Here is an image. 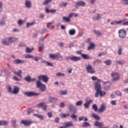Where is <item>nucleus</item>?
I'll use <instances>...</instances> for the list:
<instances>
[{"mask_svg":"<svg viewBox=\"0 0 128 128\" xmlns=\"http://www.w3.org/2000/svg\"><path fill=\"white\" fill-rule=\"evenodd\" d=\"M94 88L96 90L94 94L95 98H98V96L102 98V96H106V92L102 90V86L98 82H94Z\"/></svg>","mask_w":128,"mask_h":128,"instance_id":"obj_1","label":"nucleus"},{"mask_svg":"<svg viewBox=\"0 0 128 128\" xmlns=\"http://www.w3.org/2000/svg\"><path fill=\"white\" fill-rule=\"evenodd\" d=\"M49 58L51 60H58V58H62V56L60 55V52H58L54 54H49Z\"/></svg>","mask_w":128,"mask_h":128,"instance_id":"obj_2","label":"nucleus"},{"mask_svg":"<svg viewBox=\"0 0 128 128\" xmlns=\"http://www.w3.org/2000/svg\"><path fill=\"white\" fill-rule=\"evenodd\" d=\"M36 86L38 88H40L42 92H45L46 90V84H42V83L40 80H38L36 82Z\"/></svg>","mask_w":128,"mask_h":128,"instance_id":"obj_3","label":"nucleus"},{"mask_svg":"<svg viewBox=\"0 0 128 128\" xmlns=\"http://www.w3.org/2000/svg\"><path fill=\"white\" fill-rule=\"evenodd\" d=\"M80 58H82L74 56H67L66 58V60H72V62H78L80 60Z\"/></svg>","mask_w":128,"mask_h":128,"instance_id":"obj_4","label":"nucleus"},{"mask_svg":"<svg viewBox=\"0 0 128 128\" xmlns=\"http://www.w3.org/2000/svg\"><path fill=\"white\" fill-rule=\"evenodd\" d=\"M120 38H124L126 36V31L124 29H120L118 32Z\"/></svg>","mask_w":128,"mask_h":128,"instance_id":"obj_5","label":"nucleus"},{"mask_svg":"<svg viewBox=\"0 0 128 128\" xmlns=\"http://www.w3.org/2000/svg\"><path fill=\"white\" fill-rule=\"evenodd\" d=\"M110 76L112 78V82H116L120 80V74L118 72H112L110 74Z\"/></svg>","mask_w":128,"mask_h":128,"instance_id":"obj_6","label":"nucleus"},{"mask_svg":"<svg viewBox=\"0 0 128 128\" xmlns=\"http://www.w3.org/2000/svg\"><path fill=\"white\" fill-rule=\"evenodd\" d=\"M68 108L70 112H72V114H76V112H78L75 106H74V104H70L68 105Z\"/></svg>","mask_w":128,"mask_h":128,"instance_id":"obj_7","label":"nucleus"},{"mask_svg":"<svg viewBox=\"0 0 128 128\" xmlns=\"http://www.w3.org/2000/svg\"><path fill=\"white\" fill-rule=\"evenodd\" d=\"M24 94L26 96H40V93H36L34 92H24Z\"/></svg>","mask_w":128,"mask_h":128,"instance_id":"obj_8","label":"nucleus"},{"mask_svg":"<svg viewBox=\"0 0 128 128\" xmlns=\"http://www.w3.org/2000/svg\"><path fill=\"white\" fill-rule=\"evenodd\" d=\"M86 70L88 74H92L96 72V71H94V69L92 66L90 64L87 65L86 67Z\"/></svg>","mask_w":128,"mask_h":128,"instance_id":"obj_9","label":"nucleus"},{"mask_svg":"<svg viewBox=\"0 0 128 128\" xmlns=\"http://www.w3.org/2000/svg\"><path fill=\"white\" fill-rule=\"evenodd\" d=\"M38 80H43L44 82H48V77L46 75H40L38 76Z\"/></svg>","mask_w":128,"mask_h":128,"instance_id":"obj_10","label":"nucleus"},{"mask_svg":"<svg viewBox=\"0 0 128 128\" xmlns=\"http://www.w3.org/2000/svg\"><path fill=\"white\" fill-rule=\"evenodd\" d=\"M38 108H42L44 112H46V108H48V106L46 104V102H42L38 104Z\"/></svg>","mask_w":128,"mask_h":128,"instance_id":"obj_11","label":"nucleus"},{"mask_svg":"<svg viewBox=\"0 0 128 128\" xmlns=\"http://www.w3.org/2000/svg\"><path fill=\"white\" fill-rule=\"evenodd\" d=\"M34 122L28 120H21V124L26 126H30Z\"/></svg>","mask_w":128,"mask_h":128,"instance_id":"obj_12","label":"nucleus"},{"mask_svg":"<svg viewBox=\"0 0 128 128\" xmlns=\"http://www.w3.org/2000/svg\"><path fill=\"white\" fill-rule=\"evenodd\" d=\"M102 19V16H100V14L97 13L95 15L93 16L92 20H95L96 22L98 20H100Z\"/></svg>","mask_w":128,"mask_h":128,"instance_id":"obj_13","label":"nucleus"},{"mask_svg":"<svg viewBox=\"0 0 128 128\" xmlns=\"http://www.w3.org/2000/svg\"><path fill=\"white\" fill-rule=\"evenodd\" d=\"M92 103V100H87L86 102L84 104V106L85 108H90V104Z\"/></svg>","mask_w":128,"mask_h":128,"instance_id":"obj_14","label":"nucleus"},{"mask_svg":"<svg viewBox=\"0 0 128 128\" xmlns=\"http://www.w3.org/2000/svg\"><path fill=\"white\" fill-rule=\"evenodd\" d=\"M14 64H25L26 60H20V59H16L13 62Z\"/></svg>","mask_w":128,"mask_h":128,"instance_id":"obj_15","label":"nucleus"},{"mask_svg":"<svg viewBox=\"0 0 128 128\" xmlns=\"http://www.w3.org/2000/svg\"><path fill=\"white\" fill-rule=\"evenodd\" d=\"M76 8H78V6H86V2L84 1H80L76 2L75 4Z\"/></svg>","mask_w":128,"mask_h":128,"instance_id":"obj_16","label":"nucleus"},{"mask_svg":"<svg viewBox=\"0 0 128 128\" xmlns=\"http://www.w3.org/2000/svg\"><path fill=\"white\" fill-rule=\"evenodd\" d=\"M17 40H18V38H14V37H10L8 38V41L10 44H12V42H17Z\"/></svg>","mask_w":128,"mask_h":128,"instance_id":"obj_17","label":"nucleus"},{"mask_svg":"<svg viewBox=\"0 0 128 128\" xmlns=\"http://www.w3.org/2000/svg\"><path fill=\"white\" fill-rule=\"evenodd\" d=\"M106 110V106L104 104H102L100 108L98 109V114H102V112H104Z\"/></svg>","mask_w":128,"mask_h":128,"instance_id":"obj_18","label":"nucleus"},{"mask_svg":"<svg viewBox=\"0 0 128 128\" xmlns=\"http://www.w3.org/2000/svg\"><path fill=\"white\" fill-rule=\"evenodd\" d=\"M13 90H12V94H18V92H20V88L17 86H14Z\"/></svg>","mask_w":128,"mask_h":128,"instance_id":"obj_19","label":"nucleus"},{"mask_svg":"<svg viewBox=\"0 0 128 128\" xmlns=\"http://www.w3.org/2000/svg\"><path fill=\"white\" fill-rule=\"evenodd\" d=\"M25 6L27 8H32V2L30 0H26Z\"/></svg>","mask_w":128,"mask_h":128,"instance_id":"obj_20","label":"nucleus"},{"mask_svg":"<svg viewBox=\"0 0 128 128\" xmlns=\"http://www.w3.org/2000/svg\"><path fill=\"white\" fill-rule=\"evenodd\" d=\"M104 88L106 90H110V83L108 82H104Z\"/></svg>","mask_w":128,"mask_h":128,"instance_id":"obj_21","label":"nucleus"},{"mask_svg":"<svg viewBox=\"0 0 128 128\" xmlns=\"http://www.w3.org/2000/svg\"><path fill=\"white\" fill-rule=\"evenodd\" d=\"M50 102H58V98H56L54 97H50V96L48 98Z\"/></svg>","mask_w":128,"mask_h":128,"instance_id":"obj_22","label":"nucleus"},{"mask_svg":"<svg viewBox=\"0 0 128 128\" xmlns=\"http://www.w3.org/2000/svg\"><path fill=\"white\" fill-rule=\"evenodd\" d=\"M91 116L93 118H94V120H100V116L94 113H92L91 114Z\"/></svg>","mask_w":128,"mask_h":128,"instance_id":"obj_23","label":"nucleus"},{"mask_svg":"<svg viewBox=\"0 0 128 128\" xmlns=\"http://www.w3.org/2000/svg\"><path fill=\"white\" fill-rule=\"evenodd\" d=\"M76 113H72L70 118H72L73 120H74V122L78 121V115H76Z\"/></svg>","mask_w":128,"mask_h":128,"instance_id":"obj_24","label":"nucleus"},{"mask_svg":"<svg viewBox=\"0 0 128 128\" xmlns=\"http://www.w3.org/2000/svg\"><path fill=\"white\" fill-rule=\"evenodd\" d=\"M81 56L83 58L84 60H92V56L86 54H81Z\"/></svg>","mask_w":128,"mask_h":128,"instance_id":"obj_25","label":"nucleus"},{"mask_svg":"<svg viewBox=\"0 0 128 128\" xmlns=\"http://www.w3.org/2000/svg\"><path fill=\"white\" fill-rule=\"evenodd\" d=\"M34 116H36L38 118H39L40 120H44L43 115H40L38 114H34Z\"/></svg>","mask_w":128,"mask_h":128,"instance_id":"obj_26","label":"nucleus"},{"mask_svg":"<svg viewBox=\"0 0 128 128\" xmlns=\"http://www.w3.org/2000/svg\"><path fill=\"white\" fill-rule=\"evenodd\" d=\"M2 44L4 46H9L10 42H8V40L6 38H4L2 41Z\"/></svg>","mask_w":128,"mask_h":128,"instance_id":"obj_27","label":"nucleus"},{"mask_svg":"<svg viewBox=\"0 0 128 128\" xmlns=\"http://www.w3.org/2000/svg\"><path fill=\"white\" fill-rule=\"evenodd\" d=\"M70 126H74V124L72 122H68L65 124L64 128H68Z\"/></svg>","mask_w":128,"mask_h":128,"instance_id":"obj_28","label":"nucleus"},{"mask_svg":"<svg viewBox=\"0 0 128 128\" xmlns=\"http://www.w3.org/2000/svg\"><path fill=\"white\" fill-rule=\"evenodd\" d=\"M44 38H42L40 40L39 46L40 48H44Z\"/></svg>","mask_w":128,"mask_h":128,"instance_id":"obj_29","label":"nucleus"},{"mask_svg":"<svg viewBox=\"0 0 128 128\" xmlns=\"http://www.w3.org/2000/svg\"><path fill=\"white\" fill-rule=\"evenodd\" d=\"M76 29L74 28L71 29L68 31V34H70V36H74V34H76Z\"/></svg>","mask_w":128,"mask_h":128,"instance_id":"obj_30","label":"nucleus"},{"mask_svg":"<svg viewBox=\"0 0 128 128\" xmlns=\"http://www.w3.org/2000/svg\"><path fill=\"white\" fill-rule=\"evenodd\" d=\"M62 20L64 22H70V17L63 16L62 18Z\"/></svg>","mask_w":128,"mask_h":128,"instance_id":"obj_31","label":"nucleus"},{"mask_svg":"<svg viewBox=\"0 0 128 128\" xmlns=\"http://www.w3.org/2000/svg\"><path fill=\"white\" fill-rule=\"evenodd\" d=\"M94 124V126H98L99 128L104 126V124H102V123L98 121L95 122V123Z\"/></svg>","mask_w":128,"mask_h":128,"instance_id":"obj_32","label":"nucleus"},{"mask_svg":"<svg viewBox=\"0 0 128 128\" xmlns=\"http://www.w3.org/2000/svg\"><path fill=\"white\" fill-rule=\"evenodd\" d=\"M32 78L30 75H28L24 78V80H26L27 82H30Z\"/></svg>","mask_w":128,"mask_h":128,"instance_id":"obj_33","label":"nucleus"},{"mask_svg":"<svg viewBox=\"0 0 128 128\" xmlns=\"http://www.w3.org/2000/svg\"><path fill=\"white\" fill-rule=\"evenodd\" d=\"M8 122L6 120H0V126H8Z\"/></svg>","mask_w":128,"mask_h":128,"instance_id":"obj_34","label":"nucleus"},{"mask_svg":"<svg viewBox=\"0 0 128 128\" xmlns=\"http://www.w3.org/2000/svg\"><path fill=\"white\" fill-rule=\"evenodd\" d=\"M6 17H3L2 18V20L0 21V26H4L6 24Z\"/></svg>","mask_w":128,"mask_h":128,"instance_id":"obj_35","label":"nucleus"},{"mask_svg":"<svg viewBox=\"0 0 128 128\" xmlns=\"http://www.w3.org/2000/svg\"><path fill=\"white\" fill-rule=\"evenodd\" d=\"M88 126H90V124L88 122H84L82 124V128H88Z\"/></svg>","mask_w":128,"mask_h":128,"instance_id":"obj_36","label":"nucleus"},{"mask_svg":"<svg viewBox=\"0 0 128 128\" xmlns=\"http://www.w3.org/2000/svg\"><path fill=\"white\" fill-rule=\"evenodd\" d=\"M59 94H60V96H66V94H68V92L64 91V90H60L58 92Z\"/></svg>","mask_w":128,"mask_h":128,"instance_id":"obj_37","label":"nucleus"},{"mask_svg":"<svg viewBox=\"0 0 128 128\" xmlns=\"http://www.w3.org/2000/svg\"><path fill=\"white\" fill-rule=\"evenodd\" d=\"M93 32H94V34H96V36H102V32H100V31L94 30Z\"/></svg>","mask_w":128,"mask_h":128,"instance_id":"obj_38","label":"nucleus"},{"mask_svg":"<svg viewBox=\"0 0 128 128\" xmlns=\"http://www.w3.org/2000/svg\"><path fill=\"white\" fill-rule=\"evenodd\" d=\"M102 60H96L94 61V66H98V64H101Z\"/></svg>","mask_w":128,"mask_h":128,"instance_id":"obj_39","label":"nucleus"},{"mask_svg":"<svg viewBox=\"0 0 128 128\" xmlns=\"http://www.w3.org/2000/svg\"><path fill=\"white\" fill-rule=\"evenodd\" d=\"M22 70H18V72H16V74H17L18 76L22 78Z\"/></svg>","mask_w":128,"mask_h":128,"instance_id":"obj_40","label":"nucleus"},{"mask_svg":"<svg viewBox=\"0 0 128 128\" xmlns=\"http://www.w3.org/2000/svg\"><path fill=\"white\" fill-rule=\"evenodd\" d=\"M26 52H27L28 54H30L32 52V50H34V48H30L28 47H27L26 49Z\"/></svg>","mask_w":128,"mask_h":128,"instance_id":"obj_41","label":"nucleus"},{"mask_svg":"<svg viewBox=\"0 0 128 128\" xmlns=\"http://www.w3.org/2000/svg\"><path fill=\"white\" fill-rule=\"evenodd\" d=\"M104 64H105L106 66H110V64H112V60H106L104 62Z\"/></svg>","mask_w":128,"mask_h":128,"instance_id":"obj_42","label":"nucleus"},{"mask_svg":"<svg viewBox=\"0 0 128 128\" xmlns=\"http://www.w3.org/2000/svg\"><path fill=\"white\" fill-rule=\"evenodd\" d=\"M83 102H82V100L78 101L76 103V106H82V104Z\"/></svg>","mask_w":128,"mask_h":128,"instance_id":"obj_43","label":"nucleus"},{"mask_svg":"<svg viewBox=\"0 0 128 128\" xmlns=\"http://www.w3.org/2000/svg\"><path fill=\"white\" fill-rule=\"evenodd\" d=\"M70 116V114L68 113L66 114H62L61 118H68Z\"/></svg>","mask_w":128,"mask_h":128,"instance_id":"obj_44","label":"nucleus"},{"mask_svg":"<svg viewBox=\"0 0 128 128\" xmlns=\"http://www.w3.org/2000/svg\"><path fill=\"white\" fill-rule=\"evenodd\" d=\"M94 48V43H90V46L88 48V50H90Z\"/></svg>","mask_w":128,"mask_h":128,"instance_id":"obj_45","label":"nucleus"},{"mask_svg":"<svg viewBox=\"0 0 128 128\" xmlns=\"http://www.w3.org/2000/svg\"><path fill=\"white\" fill-rule=\"evenodd\" d=\"M92 110H94V112H98V106L96 104H94L92 105Z\"/></svg>","mask_w":128,"mask_h":128,"instance_id":"obj_46","label":"nucleus"},{"mask_svg":"<svg viewBox=\"0 0 128 128\" xmlns=\"http://www.w3.org/2000/svg\"><path fill=\"white\" fill-rule=\"evenodd\" d=\"M115 62H116V64H117V65H118V64L122 65V64H124V62L120 61L119 60H116Z\"/></svg>","mask_w":128,"mask_h":128,"instance_id":"obj_47","label":"nucleus"},{"mask_svg":"<svg viewBox=\"0 0 128 128\" xmlns=\"http://www.w3.org/2000/svg\"><path fill=\"white\" fill-rule=\"evenodd\" d=\"M68 6V4L64 2H62L60 4V8H62V6H64V8H66V6Z\"/></svg>","mask_w":128,"mask_h":128,"instance_id":"obj_48","label":"nucleus"},{"mask_svg":"<svg viewBox=\"0 0 128 128\" xmlns=\"http://www.w3.org/2000/svg\"><path fill=\"white\" fill-rule=\"evenodd\" d=\"M56 76H64L66 74H64V73L58 72L56 74Z\"/></svg>","mask_w":128,"mask_h":128,"instance_id":"obj_49","label":"nucleus"},{"mask_svg":"<svg viewBox=\"0 0 128 128\" xmlns=\"http://www.w3.org/2000/svg\"><path fill=\"white\" fill-rule=\"evenodd\" d=\"M24 20H18V26H20L22 24H24Z\"/></svg>","mask_w":128,"mask_h":128,"instance_id":"obj_50","label":"nucleus"},{"mask_svg":"<svg viewBox=\"0 0 128 128\" xmlns=\"http://www.w3.org/2000/svg\"><path fill=\"white\" fill-rule=\"evenodd\" d=\"M32 58H33V60L36 62H38V60H40V58L38 56L33 57Z\"/></svg>","mask_w":128,"mask_h":128,"instance_id":"obj_51","label":"nucleus"},{"mask_svg":"<svg viewBox=\"0 0 128 128\" xmlns=\"http://www.w3.org/2000/svg\"><path fill=\"white\" fill-rule=\"evenodd\" d=\"M52 0H46L43 3V4L44 6H46V4H50V2H52Z\"/></svg>","mask_w":128,"mask_h":128,"instance_id":"obj_52","label":"nucleus"},{"mask_svg":"<svg viewBox=\"0 0 128 128\" xmlns=\"http://www.w3.org/2000/svg\"><path fill=\"white\" fill-rule=\"evenodd\" d=\"M34 22H27L26 23V28H29V26H33V24H34Z\"/></svg>","mask_w":128,"mask_h":128,"instance_id":"obj_53","label":"nucleus"},{"mask_svg":"<svg viewBox=\"0 0 128 128\" xmlns=\"http://www.w3.org/2000/svg\"><path fill=\"white\" fill-rule=\"evenodd\" d=\"M115 94H116V96H122V92L118 91L116 92Z\"/></svg>","mask_w":128,"mask_h":128,"instance_id":"obj_54","label":"nucleus"},{"mask_svg":"<svg viewBox=\"0 0 128 128\" xmlns=\"http://www.w3.org/2000/svg\"><path fill=\"white\" fill-rule=\"evenodd\" d=\"M14 80H16V82H20V79L16 77V76H14L13 77Z\"/></svg>","mask_w":128,"mask_h":128,"instance_id":"obj_55","label":"nucleus"},{"mask_svg":"<svg viewBox=\"0 0 128 128\" xmlns=\"http://www.w3.org/2000/svg\"><path fill=\"white\" fill-rule=\"evenodd\" d=\"M110 103L112 104V106H116V100H113L111 101Z\"/></svg>","mask_w":128,"mask_h":128,"instance_id":"obj_56","label":"nucleus"},{"mask_svg":"<svg viewBox=\"0 0 128 128\" xmlns=\"http://www.w3.org/2000/svg\"><path fill=\"white\" fill-rule=\"evenodd\" d=\"M34 58V56L30 54H27L25 56L26 58Z\"/></svg>","mask_w":128,"mask_h":128,"instance_id":"obj_57","label":"nucleus"},{"mask_svg":"<svg viewBox=\"0 0 128 128\" xmlns=\"http://www.w3.org/2000/svg\"><path fill=\"white\" fill-rule=\"evenodd\" d=\"M7 88L8 90V92H12V88L10 87V86H7Z\"/></svg>","mask_w":128,"mask_h":128,"instance_id":"obj_58","label":"nucleus"},{"mask_svg":"<svg viewBox=\"0 0 128 128\" xmlns=\"http://www.w3.org/2000/svg\"><path fill=\"white\" fill-rule=\"evenodd\" d=\"M59 122H60V118L58 117H56L54 120V122H56V124H58Z\"/></svg>","mask_w":128,"mask_h":128,"instance_id":"obj_59","label":"nucleus"},{"mask_svg":"<svg viewBox=\"0 0 128 128\" xmlns=\"http://www.w3.org/2000/svg\"><path fill=\"white\" fill-rule=\"evenodd\" d=\"M122 48H120L118 52V54L119 56H120V54H122Z\"/></svg>","mask_w":128,"mask_h":128,"instance_id":"obj_60","label":"nucleus"},{"mask_svg":"<svg viewBox=\"0 0 128 128\" xmlns=\"http://www.w3.org/2000/svg\"><path fill=\"white\" fill-rule=\"evenodd\" d=\"M47 116H48V118H50L52 117V114L50 112H48L47 114Z\"/></svg>","mask_w":128,"mask_h":128,"instance_id":"obj_61","label":"nucleus"},{"mask_svg":"<svg viewBox=\"0 0 128 128\" xmlns=\"http://www.w3.org/2000/svg\"><path fill=\"white\" fill-rule=\"evenodd\" d=\"M33 110L32 108H30L28 111V114L30 115L32 112Z\"/></svg>","mask_w":128,"mask_h":128,"instance_id":"obj_62","label":"nucleus"},{"mask_svg":"<svg viewBox=\"0 0 128 128\" xmlns=\"http://www.w3.org/2000/svg\"><path fill=\"white\" fill-rule=\"evenodd\" d=\"M122 2H124L123 4H128V0H123Z\"/></svg>","mask_w":128,"mask_h":128,"instance_id":"obj_63","label":"nucleus"},{"mask_svg":"<svg viewBox=\"0 0 128 128\" xmlns=\"http://www.w3.org/2000/svg\"><path fill=\"white\" fill-rule=\"evenodd\" d=\"M91 79L92 80H98V78L96 76H92Z\"/></svg>","mask_w":128,"mask_h":128,"instance_id":"obj_64","label":"nucleus"}]
</instances>
